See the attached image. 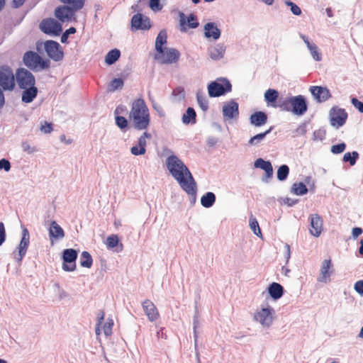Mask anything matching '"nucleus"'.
I'll list each match as a JSON object with an SVG mask.
<instances>
[{
  "instance_id": "1",
  "label": "nucleus",
  "mask_w": 363,
  "mask_h": 363,
  "mask_svg": "<svg viewBox=\"0 0 363 363\" xmlns=\"http://www.w3.org/2000/svg\"><path fill=\"white\" fill-rule=\"evenodd\" d=\"M166 167L181 188L196 199V183L186 165L177 155L172 153L165 161Z\"/></svg>"
},
{
  "instance_id": "2",
  "label": "nucleus",
  "mask_w": 363,
  "mask_h": 363,
  "mask_svg": "<svg viewBox=\"0 0 363 363\" xmlns=\"http://www.w3.org/2000/svg\"><path fill=\"white\" fill-rule=\"evenodd\" d=\"M129 118L137 130H145L150 125V118L148 108L142 99L135 100L132 104Z\"/></svg>"
},
{
  "instance_id": "3",
  "label": "nucleus",
  "mask_w": 363,
  "mask_h": 363,
  "mask_svg": "<svg viewBox=\"0 0 363 363\" xmlns=\"http://www.w3.org/2000/svg\"><path fill=\"white\" fill-rule=\"evenodd\" d=\"M275 319V311L268 304H262L255 311L253 320L263 328H269Z\"/></svg>"
},
{
  "instance_id": "4",
  "label": "nucleus",
  "mask_w": 363,
  "mask_h": 363,
  "mask_svg": "<svg viewBox=\"0 0 363 363\" xmlns=\"http://www.w3.org/2000/svg\"><path fill=\"white\" fill-rule=\"evenodd\" d=\"M24 65L30 70L41 72L48 69L50 62L48 59H43L38 53L33 51L25 52L23 57Z\"/></svg>"
},
{
  "instance_id": "5",
  "label": "nucleus",
  "mask_w": 363,
  "mask_h": 363,
  "mask_svg": "<svg viewBox=\"0 0 363 363\" xmlns=\"http://www.w3.org/2000/svg\"><path fill=\"white\" fill-rule=\"evenodd\" d=\"M232 86L225 78H218L208 85V94L210 97H218L231 91Z\"/></svg>"
},
{
  "instance_id": "6",
  "label": "nucleus",
  "mask_w": 363,
  "mask_h": 363,
  "mask_svg": "<svg viewBox=\"0 0 363 363\" xmlns=\"http://www.w3.org/2000/svg\"><path fill=\"white\" fill-rule=\"evenodd\" d=\"M15 80L20 89H26L35 84V77L25 68H19L16 70Z\"/></svg>"
},
{
  "instance_id": "7",
  "label": "nucleus",
  "mask_w": 363,
  "mask_h": 363,
  "mask_svg": "<svg viewBox=\"0 0 363 363\" xmlns=\"http://www.w3.org/2000/svg\"><path fill=\"white\" fill-rule=\"evenodd\" d=\"M334 271L332 259L330 258L323 259L320 266L319 274L317 277L318 282L322 284L330 282Z\"/></svg>"
},
{
  "instance_id": "8",
  "label": "nucleus",
  "mask_w": 363,
  "mask_h": 363,
  "mask_svg": "<svg viewBox=\"0 0 363 363\" xmlns=\"http://www.w3.org/2000/svg\"><path fill=\"white\" fill-rule=\"evenodd\" d=\"M0 86L5 91H11L15 86V75L9 67L0 68Z\"/></svg>"
},
{
  "instance_id": "9",
  "label": "nucleus",
  "mask_w": 363,
  "mask_h": 363,
  "mask_svg": "<svg viewBox=\"0 0 363 363\" xmlns=\"http://www.w3.org/2000/svg\"><path fill=\"white\" fill-rule=\"evenodd\" d=\"M329 116L330 125L336 129L344 125L347 118V113L345 110L337 106L330 109Z\"/></svg>"
},
{
  "instance_id": "10",
  "label": "nucleus",
  "mask_w": 363,
  "mask_h": 363,
  "mask_svg": "<svg viewBox=\"0 0 363 363\" xmlns=\"http://www.w3.org/2000/svg\"><path fill=\"white\" fill-rule=\"evenodd\" d=\"M44 49L50 58L55 62L62 60L64 53L60 45L53 40H46L43 43Z\"/></svg>"
},
{
  "instance_id": "11",
  "label": "nucleus",
  "mask_w": 363,
  "mask_h": 363,
  "mask_svg": "<svg viewBox=\"0 0 363 363\" xmlns=\"http://www.w3.org/2000/svg\"><path fill=\"white\" fill-rule=\"evenodd\" d=\"M77 251L69 248L62 252L63 264L62 269L65 272H73L76 269V259H77Z\"/></svg>"
},
{
  "instance_id": "12",
  "label": "nucleus",
  "mask_w": 363,
  "mask_h": 363,
  "mask_svg": "<svg viewBox=\"0 0 363 363\" xmlns=\"http://www.w3.org/2000/svg\"><path fill=\"white\" fill-rule=\"evenodd\" d=\"M180 56L179 52L175 48H167L163 49L162 52H158L155 58L162 64H172L178 61Z\"/></svg>"
},
{
  "instance_id": "13",
  "label": "nucleus",
  "mask_w": 363,
  "mask_h": 363,
  "mask_svg": "<svg viewBox=\"0 0 363 363\" xmlns=\"http://www.w3.org/2000/svg\"><path fill=\"white\" fill-rule=\"evenodd\" d=\"M292 113L296 116H303L308 109V104L306 98L303 95L290 96Z\"/></svg>"
},
{
  "instance_id": "14",
  "label": "nucleus",
  "mask_w": 363,
  "mask_h": 363,
  "mask_svg": "<svg viewBox=\"0 0 363 363\" xmlns=\"http://www.w3.org/2000/svg\"><path fill=\"white\" fill-rule=\"evenodd\" d=\"M40 28L43 33L55 36L59 35L62 30L61 24L53 18L43 20Z\"/></svg>"
},
{
  "instance_id": "15",
  "label": "nucleus",
  "mask_w": 363,
  "mask_h": 363,
  "mask_svg": "<svg viewBox=\"0 0 363 363\" xmlns=\"http://www.w3.org/2000/svg\"><path fill=\"white\" fill-rule=\"evenodd\" d=\"M29 243V232L26 228H23L22 230V238L18 247V254L14 255V258L17 262H21L23 257L26 255Z\"/></svg>"
},
{
  "instance_id": "16",
  "label": "nucleus",
  "mask_w": 363,
  "mask_h": 363,
  "mask_svg": "<svg viewBox=\"0 0 363 363\" xmlns=\"http://www.w3.org/2000/svg\"><path fill=\"white\" fill-rule=\"evenodd\" d=\"M310 91L318 103L325 102L331 97L330 92L327 87L312 86L310 87Z\"/></svg>"
},
{
  "instance_id": "17",
  "label": "nucleus",
  "mask_w": 363,
  "mask_h": 363,
  "mask_svg": "<svg viewBox=\"0 0 363 363\" xmlns=\"http://www.w3.org/2000/svg\"><path fill=\"white\" fill-rule=\"evenodd\" d=\"M222 111L225 120L238 118L239 116L238 104L233 100L228 101L223 106Z\"/></svg>"
},
{
  "instance_id": "18",
  "label": "nucleus",
  "mask_w": 363,
  "mask_h": 363,
  "mask_svg": "<svg viewBox=\"0 0 363 363\" xmlns=\"http://www.w3.org/2000/svg\"><path fill=\"white\" fill-rule=\"evenodd\" d=\"M179 16L181 31L185 32L187 30V28H196L198 27L199 23L196 21L195 15L191 13L186 17L184 13L179 12Z\"/></svg>"
},
{
  "instance_id": "19",
  "label": "nucleus",
  "mask_w": 363,
  "mask_h": 363,
  "mask_svg": "<svg viewBox=\"0 0 363 363\" xmlns=\"http://www.w3.org/2000/svg\"><path fill=\"white\" fill-rule=\"evenodd\" d=\"M131 26L136 30H147L151 27L149 18L141 13H137L133 16Z\"/></svg>"
},
{
  "instance_id": "20",
  "label": "nucleus",
  "mask_w": 363,
  "mask_h": 363,
  "mask_svg": "<svg viewBox=\"0 0 363 363\" xmlns=\"http://www.w3.org/2000/svg\"><path fill=\"white\" fill-rule=\"evenodd\" d=\"M310 233L314 237H319L323 230V220L318 214L310 216Z\"/></svg>"
},
{
  "instance_id": "21",
  "label": "nucleus",
  "mask_w": 363,
  "mask_h": 363,
  "mask_svg": "<svg viewBox=\"0 0 363 363\" xmlns=\"http://www.w3.org/2000/svg\"><path fill=\"white\" fill-rule=\"evenodd\" d=\"M143 309L148 320L151 322L158 319L160 314L155 304L150 300L146 299L142 303Z\"/></svg>"
},
{
  "instance_id": "22",
  "label": "nucleus",
  "mask_w": 363,
  "mask_h": 363,
  "mask_svg": "<svg viewBox=\"0 0 363 363\" xmlns=\"http://www.w3.org/2000/svg\"><path fill=\"white\" fill-rule=\"evenodd\" d=\"M226 47L223 43H217L208 49V53L210 58L214 61H218L224 57Z\"/></svg>"
},
{
  "instance_id": "23",
  "label": "nucleus",
  "mask_w": 363,
  "mask_h": 363,
  "mask_svg": "<svg viewBox=\"0 0 363 363\" xmlns=\"http://www.w3.org/2000/svg\"><path fill=\"white\" fill-rule=\"evenodd\" d=\"M204 30V36L207 39H212L213 40H217L220 38L221 32L220 30L218 28L213 22H208L206 23L203 26Z\"/></svg>"
},
{
  "instance_id": "24",
  "label": "nucleus",
  "mask_w": 363,
  "mask_h": 363,
  "mask_svg": "<svg viewBox=\"0 0 363 363\" xmlns=\"http://www.w3.org/2000/svg\"><path fill=\"white\" fill-rule=\"evenodd\" d=\"M76 11L69 6H62L55 9V15L60 21L65 22L69 21L74 15Z\"/></svg>"
},
{
  "instance_id": "25",
  "label": "nucleus",
  "mask_w": 363,
  "mask_h": 363,
  "mask_svg": "<svg viewBox=\"0 0 363 363\" xmlns=\"http://www.w3.org/2000/svg\"><path fill=\"white\" fill-rule=\"evenodd\" d=\"M49 237L52 241L53 240H62L65 237L64 230L57 223L56 221H52L50 223L49 228Z\"/></svg>"
},
{
  "instance_id": "26",
  "label": "nucleus",
  "mask_w": 363,
  "mask_h": 363,
  "mask_svg": "<svg viewBox=\"0 0 363 363\" xmlns=\"http://www.w3.org/2000/svg\"><path fill=\"white\" fill-rule=\"evenodd\" d=\"M267 122V115L263 111H256L250 117V123L255 127H260Z\"/></svg>"
},
{
  "instance_id": "27",
  "label": "nucleus",
  "mask_w": 363,
  "mask_h": 363,
  "mask_svg": "<svg viewBox=\"0 0 363 363\" xmlns=\"http://www.w3.org/2000/svg\"><path fill=\"white\" fill-rule=\"evenodd\" d=\"M21 99L25 103H31L38 94V88L35 85L23 89Z\"/></svg>"
},
{
  "instance_id": "28",
  "label": "nucleus",
  "mask_w": 363,
  "mask_h": 363,
  "mask_svg": "<svg viewBox=\"0 0 363 363\" xmlns=\"http://www.w3.org/2000/svg\"><path fill=\"white\" fill-rule=\"evenodd\" d=\"M272 130V127L263 133H258L252 137L247 143V145L252 147H258L265 140L266 136L269 134Z\"/></svg>"
},
{
  "instance_id": "29",
  "label": "nucleus",
  "mask_w": 363,
  "mask_h": 363,
  "mask_svg": "<svg viewBox=\"0 0 363 363\" xmlns=\"http://www.w3.org/2000/svg\"><path fill=\"white\" fill-rule=\"evenodd\" d=\"M268 292L272 298L274 299H279L283 295L284 288L281 284L273 282L269 285Z\"/></svg>"
},
{
  "instance_id": "30",
  "label": "nucleus",
  "mask_w": 363,
  "mask_h": 363,
  "mask_svg": "<svg viewBox=\"0 0 363 363\" xmlns=\"http://www.w3.org/2000/svg\"><path fill=\"white\" fill-rule=\"evenodd\" d=\"M216 202V195L214 193L208 191L201 198V204L204 208H211Z\"/></svg>"
},
{
  "instance_id": "31",
  "label": "nucleus",
  "mask_w": 363,
  "mask_h": 363,
  "mask_svg": "<svg viewBox=\"0 0 363 363\" xmlns=\"http://www.w3.org/2000/svg\"><path fill=\"white\" fill-rule=\"evenodd\" d=\"M167 33L165 30H161L157 35L155 40V49L157 52H162V46L167 43Z\"/></svg>"
},
{
  "instance_id": "32",
  "label": "nucleus",
  "mask_w": 363,
  "mask_h": 363,
  "mask_svg": "<svg viewBox=\"0 0 363 363\" xmlns=\"http://www.w3.org/2000/svg\"><path fill=\"white\" fill-rule=\"evenodd\" d=\"M196 117L195 110L191 107H189L182 116V122L186 125L189 123L194 124L196 123Z\"/></svg>"
},
{
  "instance_id": "33",
  "label": "nucleus",
  "mask_w": 363,
  "mask_h": 363,
  "mask_svg": "<svg viewBox=\"0 0 363 363\" xmlns=\"http://www.w3.org/2000/svg\"><path fill=\"white\" fill-rule=\"evenodd\" d=\"M196 99L201 110L206 112L208 109V100L205 93L202 91H198L196 93Z\"/></svg>"
},
{
  "instance_id": "34",
  "label": "nucleus",
  "mask_w": 363,
  "mask_h": 363,
  "mask_svg": "<svg viewBox=\"0 0 363 363\" xmlns=\"http://www.w3.org/2000/svg\"><path fill=\"white\" fill-rule=\"evenodd\" d=\"M121 52L118 49H113L109 51L105 57V62L107 65H111L114 64L120 57Z\"/></svg>"
},
{
  "instance_id": "35",
  "label": "nucleus",
  "mask_w": 363,
  "mask_h": 363,
  "mask_svg": "<svg viewBox=\"0 0 363 363\" xmlns=\"http://www.w3.org/2000/svg\"><path fill=\"white\" fill-rule=\"evenodd\" d=\"M93 259L91 255L84 251L81 254L80 257V264L82 267L90 268L92 266Z\"/></svg>"
},
{
  "instance_id": "36",
  "label": "nucleus",
  "mask_w": 363,
  "mask_h": 363,
  "mask_svg": "<svg viewBox=\"0 0 363 363\" xmlns=\"http://www.w3.org/2000/svg\"><path fill=\"white\" fill-rule=\"evenodd\" d=\"M291 192L298 196H302L308 192L306 186L303 182L294 183L291 188Z\"/></svg>"
},
{
  "instance_id": "37",
  "label": "nucleus",
  "mask_w": 363,
  "mask_h": 363,
  "mask_svg": "<svg viewBox=\"0 0 363 363\" xmlns=\"http://www.w3.org/2000/svg\"><path fill=\"white\" fill-rule=\"evenodd\" d=\"M173 101L177 103H180L185 98V91L182 87H177L172 91Z\"/></svg>"
},
{
  "instance_id": "38",
  "label": "nucleus",
  "mask_w": 363,
  "mask_h": 363,
  "mask_svg": "<svg viewBox=\"0 0 363 363\" xmlns=\"http://www.w3.org/2000/svg\"><path fill=\"white\" fill-rule=\"evenodd\" d=\"M279 96V93L277 90L269 89L264 93V99L267 103H274Z\"/></svg>"
},
{
  "instance_id": "39",
  "label": "nucleus",
  "mask_w": 363,
  "mask_h": 363,
  "mask_svg": "<svg viewBox=\"0 0 363 363\" xmlns=\"http://www.w3.org/2000/svg\"><path fill=\"white\" fill-rule=\"evenodd\" d=\"M249 224L251 230L253 231V233L258 237L262 236V232L260 230V228L259 226V223L256 219L255 217H254L252 215L250 217L249 220Z\"/></svg>"
},
{
  "instance_id": "40",
  "label": "nucleus",
  "mask_w": 363,
  "mask_h": 363,
  "mask_svg": "<svg viewBox=\"0 0 363 363\" xmlns=\"http://www.w3.org/2000/svg\"><path fill=\"white\" fill-rule=\"evenodd\" d=\"M359 157V154L357 151L351 152H346L343 156V161L345 162H350L351 166L355 164L357 160Z\"/></svg>"
},
{
  "instance_id": "41",
  "label": "nucleus",
  "mask_w": 363,
  "mask_h": 363,
  "mask_svg": "<svg viewBox=\"0 0 363 363\" xmlns=\"http://www.w3.org/2000/svg\"><path fill=\"white\" fill-rule=\"evenodd\" d=\"M289 173V168L286 164H282L277 170V179L279 181H284Z\"/></svg>"
},
{
  "instance_id": "42",
  "label": "nucleus",
  "mask_w": 363,
  "mask_h": 363,
  "mask_svg": "<svg viewBox=\"0 0 363 363\" xmlns=\"http://www.w3.org/2000/svg\"><path fill=\"white\" fill-rule=\"evenodd\" d=\"M254 167L266 171L272 167V165L269 161H265L262 158H258L255 161Z\"/></svg>"
},
{
  "instance_id": "43",
  "label": "nucleus",
  "mask_w": 363,
  "mask_h": 363,
  "mask_svg": "<svg viewBox=\"0 0 363 363\" xmlns=\"http://www.w3.org/2000/svg\"><path fill=\"white\" fill-rule=\"evenodd\" d=\"M308 49L314 60L319 62L322 60V55L319 52V49L315 43L308 48Z\"/></svg>"
},
{
  "instance_id": "44",
  "label": "nucleus",
  "mask_w": 363,
  "mask_h": 363,
  "mask_svg": "<svg viewBox=\"0 0 363 363\" xmlns=\"http://www.w3.org/2000/svg\"><path fill=\"white\" fill-rule=\"evenodd\" d=\"M60 1L65 4L71 5L72 6L71 8L74 9V10L81 9L84 4V0H60Z\"/></svg>"
},
{
  "instance_id": "45",
  "label": "nucleus",
  "mask_w": 363,
  "mask_h": 363,
  "mask_svg": "<svg viewBox=\"0 0 363 363\" xmlns=\"http://www.w3.org/2000/svg\"><path fill=\"white\" fill-rule=\"evenodd\" d=\"M123 80L121 78L113 79L110 84V91H114L117 89H121L123 86Z\"/></svg>"
},
{
  "instance_id": "46",
  "label": "nucleus",
  "mask_w": 363,
  "mask_h": 363,
  "mask_svg": "<svg viewBox=\"0 0 363 363\" xmlns=\"http://www.w3.org/2000/svg\"><path fill=\"white\" fill-rule=\"evenodd\" d=\"M118 237L116 235H111L107 238L106 245L108 248L113 249L118 245Z\"/></svg>"
},
{
  "instance_id": "47",
  "label": "nucleus",
  "mask_w": 363,
  "mask_h": 363,
  "mask_svg": "<svg viewBox=\"0 0 363 363\" xmlns=\"http://www.w3.org/2000/svg\"><path fill=\"white\" fill-rule=\"evenodd\" d=\"M21 148L23 152L28 154H33L38 152V149L35 146H32L28 141H23L21 143Z\"/></svg>"
},
{
  "instance_id": "48",
  "label": "nucleus",
  "mask_w": 363,
  "mask_h": 363,
  "mask_svg": "<svg viewBox=\"0 0 363 363\" xmlns=\"http://www.w3.org/2000/svg\"><path fill=\"white\" fill-rule=\"evenodd\" d=\"M113 325V319L108 318L103 326L104 333L106 337H108L111 335Z\"/></svg>"
},
{
  "instance_id": "49",
  "label": "nucleus",
  "mask_w": 363,
  "mask_h": 363,
  "mask_svg": "<svg viewBox=\"0 0 363 363\" xmlns=\"http://www.w3.org/2000/svg\"><path fill=\"white\" fill-rule=\"evenodd\" d=\"M151 138V135L147 132H144L143 135L139 138L138 141V145L140 147L146 149L147 145V139H150Z\"/></svg>"
},
{
  "instance_id": "50",
  "label": "nucleus",
  "mask_w": 363,
  "mask_h": 363,
  "mask_svg": "<svg viewBox=\"0 0 363 363\" xmlns=\"http://www.w3.org/2000/svg\"><path fill=\"white\" fill-rule=\"evenodd\" d=\"M116 124L121 129H124L128 126V121L123 116H116Z\"/></svg>"
},
{
  "instance_id": "51",
  "label": "nucleus",
  "mask_w": 363,
  "mask_h": 363,
  "mask_svg": "<svg viewBox=\"0 0 363 363\" xmlns=\"http://www.w3.org/2000/svg\"><path fill=\"white\" fill-rule=\"evenodd\" d=\"M130 152L132 155L135 156L143 155L146 152V149L140 147L139 145L137 144L136 145H134L130 148Z\"/></svg>"
},
{
  "instance_id": "52",
  "label": "nucleus",
  "mask_w": 363,
  "mask_h": 363,
  "mask_svg": "<svg viewBox=\"0 0 363 363\" xmlns=\"http://www.w3.org/2000/svg\"><path fill=\"white\" fill-rule=\"evenodd\" d=\"M325 137V131L323 129H318L313 132V138L314 140H323Z\"/></svg>"
},
{
  "instance_id": "53",
  "label": "nucleus",
  "mask_w": 363,
  "mask_h": 363,
  "mask_svg": "<svg viewBox=\"0 0 363 363\" xmlns=\"http://www.w3.org/2000/svg\"><path fill=\"white\" fill-rule=\"evenodd\" d=\"M346 147V145L344 143L333 145L331 147V152L333 154H340L342 152Z\"/></svg>"
},
{
  "instance_id": "54",
  "label": "nucleus",
  "mask_w": 363,
  "mask_h": 363,
  "mask_svg": "<svg viewBox=\"0 0 363 363\" xmlns=\"http://www.w3.org/2000/svg\"><path fill=\"white\" fill-rule=\"evenodd\" d=\"M286 4L290 6L291 11L293 14L296 16H299L301 14V9L296 4L291 1H287Z\"/></svg>"
},
{
  "instance_id": "55",
  "label": "nucleus",
  "mask_w": 363,
  "mask_h": 363,
  "mask_svg": "<svg viewBox=\"0 0 363 363\" xmlns=\"http://www.w3.org/2000/svg\"><path fill=\"white\" fill-rule=\"evenodd\" d=\"M76 33V29L74 27H71L66 30V31L61 36V42L65 43L67 42L68 37L70 34Z\"/></svg>"
},
{
  "instance_id": "56",
  "label": "nucleus",
  "mask_w": 363,
  "mask_h": 363,
  "mask_svg": "<svg viewBox=\"0 0 363 363\" xmlns=\"http://www.w3.org/2000/svg\"><path fill=\"white\" fill-rule=\"evenodd\" d=\"M149 6L153 11H159L162 9L160 0H150Z\"/></svg>"
},
{
  "instance_id": "57",
  "label": "nucleus",
  "mask_w": 363,
  "mask_h": 363,
  "mask_svg": "<svg viewBox=\"0 0 363 363\" xmlns=\"http://www.w3.org/2000/svg\"><path fill=\"white\" fill-rule=\"evenodd\" d=\"M289 101L290 97L286 98L279 104V107L284 111L292 112V106Z\"/></svg>"
},
{
  "instance_id": "58",
  "label": "nucleus",
  "mask_w": 363,
  "mask_h": 363,
  "mask_svg": "<svg viewBox=\"0 0 363 363\" xmlns=\"http://www.w3.org/2000/svg\"><path fill=\"white\" fill-rule=\"evenodd\" d=\"M199 325V320L196 316V315H194V320H193V326H194V344H195V349L196 350L197 347V333H196V328Z\"/></svg>"
},
{
  "instance_id": "59",
  "label": "nucleus",
  "mask_w": 363,
  "mask_h": 363,
  "mask_svg": "<svg viewBox=\"0 0 363 363\" xmlns=\"http://www.w3.org/2000/svg\"><path fill=\"white\" fill-rule=\"evenodd\" d=\"M40 130L43 133L48 134L52 132V125L50 123L45 122L44 124H42Z\"/></svg>"
},
{
  "instance_id": "60",
  "label": "nucleus",
  "mask_w": 363,
  "mask_h": 363,
  "mask_svg": "<svg viewBox=\"0 0 363 363\" xmlns=\"http://www.w3.org/2000/svg\"><path fill=\"white\" fill-rule=\"evenodd\" d=\"M1 169H4L6 172H9L11 169V163L8 160H0V170Z\"/></svg>"
},
{
  "instance_id": "61",
  "label": "nucleus",
  "mask_w": 363,
  "mask_h": 363,
  "mask_svg": "<svg viewBox=\"0 0 363 363\" xmlns=\"http://www.w3.org/2000/svg\"><path fill=\"white\" fill-rule=\"evenodd\" d=\"M352 105L358 109L360 113H363V103L356 98H352L351 100Z\"/></svg>"
},
{
  "instance_id": "62",
  "label": "nucleus",
  "mask_w": 363,
  "mask_h": 363,
  "mask_svg": "<svg viewBox=\"0 0 363 363\" xmlns=\"http://www.w3.org/2000/svg\"><path fill=\"white\" fill-rule=\"evenodd\" d=\"M354 289L358 294H359L360 295H363V281H357L354 284Z\"/></svg>"
},
{
  "instance_id": "63",
  "label": "nucleus",
  "mask_w": 363,
  "mask_h": 363,
  "mask_svg": "<svg viewBox=\"0 0 363 363\" xmlns=\"http://www.w3.org/2000/svg\"><path fill=\"white\" fill-rule=\"evenodd\" d=\"M6 239V233L4 225L3 223H0V245L3 244Z\"/></svg>"
},
{
  "instance_id": "64",
  "label": "nucleus",
  "mask_w": 363,
  "mask_h": 363,
  "mask_svg": "<svg viewBox=\"0 0 363 363\" xmlns=\"http://www.w3.org/2000/svg\"><path fill=\"white\" fill-rule=\"evenodd\" d=\"M264 172L265 176L262 177V182L267 183L268 179L271 178L273 175V167H271Z\"/></svg>"
}]
</instances>
